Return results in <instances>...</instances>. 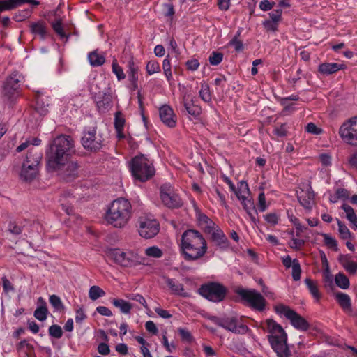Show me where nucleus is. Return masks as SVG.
<instances>
[{
  "label": "nucleus",
  "instance_id": "60",
  "mask_svg": "<svg viewBox=\"0 0 357 357\" xmlns=\"http://www.w3.org/2000/svg\"><path fill=\"white\" fill-rule=\"evenodd\" d=\"M263 26L267 31L275 32L278 31V24L276 22L266 20L263 22Z\"/></svg>",
  "mask_w": 357,
  "mask_h": 357
},
{
  "label": "nucleus",
  "instance_id": "41",
  "mask_svg": "<svg viewBox=\"0 0 357 357\" xmlns=\"http://www.w3.org/2000/svg\"><path fill=\"white\" fill-rule=\"evenodd\" d=\"M128 79L130 82L138 81V66L135 63L133 59H130L128 61Z\"/></svg>",
  "mask_w": 357,
  "mask_h": 357
},
{
  "label": "nucleus",
  "instance_id": "64",
  "mask_svg": "<svg viewBox=\"0 0 357 357\" xmlns=\"http://www.w3.org/2000/svg\"><path fill=\"white\" fill-rule=\"evenodd\" d=\"M146 254L153 257H160L162 256V251L158 247H148L146 250Z\"/></svg>",
  "mask_w": 357,
  "mask_h": 357
},
{
  "label": "nucleus",
  "instance_id": "10",
  "mask_svg": "<svg viewBox=\"0 0 357 357\" xmlns=\"http://www.w3.org/2000/svg\"><path fill=\"white\" fill-rule=\"evenodd\" d=\"M199 291L202 296L213 302L222 301L227 293L226 288L216 282L202 285Z\"/></svg>",
  "mask_w": 357,
  "mask_h": 357
},
{
  "label": "nucleus",
  "instance_id": "44",
  "mask_svg": "<svg viewBox=\"0 0 357 357\" xmlns=\"http://www.w3.org/2000/svg\"><path fill=\"white\" fill-rule=\"evenodd\" d=\"M105 295V292L98 286L94 285L89 289V298L93 301H96L98 298L104 296Z\"/></svg>",
  "mask_w": 357,
  "mask_h": 357
},
{
  "label": "nucleus",
  "instance_id": "7",
  "mask_svg": "<svg viewBox=\"0 0 357 357\" xmlns=\"http://www.w3.org/2000/svg\"><path fill=\"white\" fill-rule=\"evenodd\" d=\"M275 311L278 314L284 315L291 324L297 330L306 331L310 328L308 321L298 314L296 311L291 309L289 306L284 304H278L274 307Z\"/></svg>",
  "mask_w": 357,
  "mask_h": 357
},
{
  "label": "nucleus",
  "instance_id": "26",
  "mask_svg": "<svg viewBox=\"0 0 357 357\" xmlns=\"http://www.w3.org/2000/svg\"><path fill=\"white\" fill-rule=\"evenodd\" d=\"M345 68L344 64L337 63H324L319 66V72L323 75H329Z\"/></svg>",
  "mask_w": 357,
  "mask_h": 357
},
{
  "label": "nucleus",
  "instance_id": "25",
  "mask_svg": "<svg viewBox=\"0 0 357 357\" xmlns=\"http://www.w3.org/2000/svg\"><path fill=\"white\" fill-rule=\"evenodd\" d=\"M205 234L208 235L209 240L217 245L226 244L228 242L227 236L218 226L211 229L210 232H206Z\"/></svg>",
  "mask_w": 357,
  "mask_h": 357
},
{
  "label": "nucleus",
  "instance_id": "1",
  "mask_svg": "<svg viewBox=\"0 0 357 357\" xmlns=\"http://www.w3.org/2000/svg\"><path fill=\"white\" fill-rule=\"evenodd\" d=\"M75 142L69 135H61L57 136L50 146L47 167L52 169H61L70 156L75 152Z\"/></svg>",
  "mask_w": 357,
  "mask_h": 357
},
{
  "label": "nucleus",
  "instance_id": "8",
  "mask_svg": "<svg viewBox=\"0 0 357 357\" xmlns=\"http://www.w3.org/2000/svg\"><path fill=\"white\" fill-rule=\"evenodd\" d=\"M339 135L344 142L357 146V116L344 122L339 129Z\"/></svg>",
  "mask_w": 357,
  "mask_h": 357
},
{
  "label": "nucleus",
  "instance_id": "48",
  "mask_svg": "<svg viewBox=\"0 0 357 357\" xmlns=\"http://www.w3.org/2000/svg\"><path fill=\"white\" fill-rule=\"evenodd\" d=\"M162 69L164 71V74L167 77V79L170 82L172 79V68L171 63L169 59V56H167L166 59H164L162 62Z\"/></svg>",
  "mask_w": 357,
  "mask_h": 357
},
{
  "label": "nucleus",
  "instance_id": "62",
  "mask_svg": "<svg viewBox=\"0 0 357 357\" xmlns=\"http://www.w3.org/2000/svg\"><path fill=\"white\" fill-rule=\"evenodd\" d=\"M305 130L306 132L314 135H319L322 132V129L318 128L314 123H307L305 127Z\"/></svg>",
  "mask_w": 357,
  "mask_h": 357
},
{
  "label": "nucleus",
  "instance_id": "45",
  "mask_svg": "<svg viewBox=\"0 0 357 357\" xmlns=\"http://www.w3.org/2000/svg\"><path fill=\"white\" fill-rule=\"evenodd\" d=\"M31 8L19 10L14 14L13 19L16 22H22L26 18H29L31 16Z\"/></svg>",
  "mask_w": 357,
  "mask_h": 357
},
{
  "label": "nucleus",
  "instance_id": "18",
  "mask_svg": "<svg viewBox=\"0 0 357 357\" xmlns=\"http://www.w3.org/2000/svg\"><path fill=\"white\" fill-rule=\"evenodd\" d=\"M159 115L162 123L169 128H174L176 125V116L174 110L167 105H164L159 109Z\"/></svg>",
  "mask_w": 357,
  "mask_h": 357
},
{
  "label": "nucleus",
  "instance_id": "51",
  "mask_svg": "<svg viewBox=\"0 0 357 357\" xmlns=\"http://www.w3.org/2000/svg\"><path fill=\"white\" fill-rule=\"evenodd\" d=\"M146 72L149 75H153L160 71V67L158 61H149L146 64Z\"/></svg>",
  "mask_w": 357,
  "mask_h": 357
},
{
  "label": "nucleus",
  "instance_id": "21",
  "mask_svg": "<svg viewBox=\"0 0 357 357\" xmlns=\"http://www.w3.org/2000/svg\"><path fill=\"white\" fill-rule=\"evenodd\" d=\"M42 158L43 153L39 149L31 148L28 150L23 162L25 163V167L33 169V167H39Z\"/></svg>",
  "mask_w": 357,
  "mask_h": 357
},
{
  "label": "nucleus",
  "instance_id": "47",
  "mask_svg": "<svg viewBox=\"0 0 357 357\" xmlns=\"http://www.w3.org/2000/svg\"><path fill=\"white\" fill-rule=\"evenodd\" d=\"M22 231L23 227L17 225L15 222H10L6 230L7 232L15 236L20 235Z\"/></svg>",
  "mask_w": 357,
  "mask_h": 357
},
{
  "label": "nucleus",
  "instance_id": "46",
  "mask_svg": "<svg viewBox=\"0 0 357 357\" xmlns=\"http://www.w3.org/2000/svg\"><path fill=\"white\" fill-rule=\"evenodd\" d=\"M50 303L57 311H61L64 309V305L61 298L56 295H51L49 298Z\"/></svg>",
  "mask_w": 357,
  "mask_h": 357
},
{
  "label": "nucleus",
  "instance_id": "31",
  "mask_svg": "<svg viewBox=\"0 0 357 357\" xmlns=\"http://www.w3.org/2000/svg\"><path fill=\"white\" fill-rule=\"evenodd\" d=\"M341 208L346 213V218L352 225V229H357V215L354 208L347 204H342Z\"/></svg>",
  "mask_w": 357,
  "mask_h": 357
},
{
  "label": "nucleus",
  "instance_id": "2",
  "mask_svg": "<svg viewBox=\"0 0 357 357\" xmlns=\"http://www.w3.org/2000/svg\"><path fill=\"white\" fill-rule=\"evenodd\" d=\"M132 213V206L130 202L125 198H118L114 200L108 208L105 219L115 227H124Z\"/></svg>",
  "mask_w": 357,
  "mask_h": 357
},
{
  "label": "nucleus",
  "instance_id": "61",
  "mask_svg": "<svg viewBox=\"0 0 357 357\" xmlns=\"http://www.w3.org/2000/svg\"><path fill=\"white\" fill-rule=\"evenodd\" d=\"M229 45L234 46L235 51L237 52H242L244 49L243 42L238 39H236V38H233L229 43Z\"/></svg>",
  "mask_w": 357,
  "mask_h": 357
},
{
  "label": "nucleus",
  "instance_id": "52",
  "mask_svg": "<svg viewBox=\"0 0 357 357\" xmlns=\"http://www.w3.org/2000/svg\"><path fill=\"white\" fill-rule=\"evenodd\" d=\"M222 59H223L222 53L213 51L208 58V61L211 65L217 66L221 63V61H222Z\"/></svg>",
  "mask_w": 357,
  "mask_h": 357
},
{
  "label": "nucleus",
  "instance_id": "37",
  "mask_svg": "<svg viewBox=\"0 0 357 357\" xmlns=\"http://www.w3.org/2000/svg\"><path fill=\"white\" fill-rule=\"evenodd\" d=\"M48 107L49 104L45 105L43 99L40 97V93L37 92L35 111L40 116H45L48 112Z\"/></svg>",
  "mask_w": 357,
  "mask_h": 357
},
{
  "label": "nucleus",
  "instance_id": "54",
  "mask_svg": "<svg viewBox=\"0 0 357 357\" xmlns=\"http://www.w3.org/2000/svg\"><path fill=\"white\" fill-rule=\"evenodd\" d=\"M52 29L54 31L61 37V38H66L67 36L63 31L61 20H57L56 22L52 24Z\"/></svg>",
  "mask_w": 357,
  "mask_h": 357
},
{
  "label": "nucleus",
  "instance_id": "33",
  "mask_svg": "<svg viewBox=\"0 0 357 357\" xmlns=\"http://www.w3.org/2000/svg\"><path fill=\"white\" fill-rule=\"evenodd\" d=\"M112 303L116 307L119 308L122 313L126 314H130L132 307V305L129 302L121 298L113 299L112 301Z\"/></svg>",
  "mask_w": 357,
  "mask_h": 357
},
{
  "label": "nucleus",
  "instance_id": "49",
  "mask_svg": "<svg viewBox=\"0 0 357 357\" xmlns=\"http://www.w3.org/2000/svg\"><path fill=\"white\" fill-rule=\"evenodd\" d=\"M49 335L54 338L59 339L63 335V331L60 326L53 324L49 327L48 329Z\"/></svg>",
  "mask_w": 357,
  "mask_h": 357
},
{
  "label": "nucleus",
  "instance_id": "42",
  "mask_svg": "<svg viewBox=\"0 0 357 357\" xmlns=\"http://www.w3.org/2000/svg\"><path fill=\"white\" fill-rule=\"evenodd\" d=\"M233 192L235 193L238 199H241V198L245 197V192L248 194L249 193V188L247 182L245 181H240L238 184V188H235V190Z\"/></svg>",
  "mask_w": 357,
  "mask_h": 357
},
{
  "label": "nucleus",
  "instance_id": "27",
  "mask_svg": "<svg viewBox=\"0 0 357 357\" xmlns=\"http://www.w3.org/2000/svg\"><path fill=\"white\" fill-rule=\"evenodd\" d=\"M189 97H183V106L188 113L194 116L197 117L202 113V108L198 105H196L193 98L188 99Z\"/></svg>",
  "mask_w": 357,
  "mask_h": 357
},
{
  "label": "nucleus",
  "instance_id": "24",
  "mask_svg": "<svg viewBox=\"0 0 357 357\" xmlns=\"http://www.w3.org/2000/svg\"><path fill=\"white\" fill-rule=\"evenodd\" d=\"M29 27L31 33L38 36L41 40H45L49 36L47 24L43 20L32 22Z\"/></svg>",
  "mask_w": 357,
  "mask_h": 357
},
{
  "label": "nucleus",
  "instance_id": "13",
  "mask_svg": "<svg viewBox=\"0 0 357 357\" xmlns=\"http://www.w3.org/2000/svg\"><path fill=\"white\" fill-rule=\"evenodd\" d=\"M21 75L17 71H14L6 79L3 86V95L9 100L18 96L20 93Z\"/></svg>",
  "mask_w": 357,
  "mask_h": 357
},
{
  "label": "nucleus",
  "instance_id": "36",
  "mask_svg": "<svg viewBox=\"0 0 357 357\" xmlns=\"http://www.w3.org/2000/svg\"><path fill=\"white\" fill-rule=\"evenodd\" d=\"M88 59L92 66H100L105 62V56L98 54L96 51L90 52L88 55Z\"/></svg>",
  "mask_w": 357,
  "mask_h": 357
},
{
  "label": "nucleus",
  "instance_id": "5",
  "mask_svg": "<svg viewBox=\"0 0 357 357\" xmlns=\"http://www.w3.org/2000/svg\"><path fill=\"white\" fill-rule=\"evenodd\" d=\"M106 257L122 266L132 267L140 264L137 255L132 252H126L119 248L107 247L105 251Z\"/></svg>",
  "mask_w": 357,
  "mask_h": 357
},
{
  "label": "nucleus",
  "instance_id": "29",
  "mask_svg": "<svg viewBox=\"0 0 357 357\" xmlns=\"http://www.w3.org/2000/svg\"><path fill=\"white\" fill-rule=\"evenodd\" d=\"M240 200H241V204H243V208L249 215L252 221L255 222V215L257 214V211L255 208L254 202L250 199H248L246 196L243 197V198H241Z\"/></svg>",
  "mask_w": 357,
  "mask_h": 357
},
{
  "label": "nucleus",
  "instance_id": "20",
  "mask_svg": "<svg viewBox=\"0 0 357 357\" xmlns=\"http://www.w3.org/2000/svg\"><path fill=\"white\" fill-rule=\"evenodd\" d=\"M207 247H181L180 251L187 261L196 260L206 252Z\"/></svg>",
  "mask_w": 357,
  "mask_h": 357
},
{
  "label": "nucleus",
  "instance_id": "9",
  "mask_svg": "<svg viewBox=\"0 0 357 357\" xmlns=\"http://www.w3.org/2000/svg\"><path fill=\"white\" fill-rule=\"evenodd\" d=\"M104 141L102 135L97 133L96 127L88 131H84L81 139L84 148L91 152L99 151L102 147Z\"/></svg>",
  "mask_w": 357,
  "mask_h": 357
},
{
  "label": "nucleus",
  "instance_id": "12",
  "mask_svg": "<svg viewBox=\"0 0 357 357\" xmlns=\"http://www.w3.org/2000/svg\"><path fill=\"white\" fill-rule=\"evenodd\" d=\"M160 192L162 202L167 207L176 208L182 206V199L177 194L174 193L171 184L165 183L161 185Z\"/></svg>",
  "mask_w": 357,
  "mask_h": 357
},
{
  "label": "nucleus",
  "instance_id": "30",
  "mask_svg": "<svg viewBox=\"0 0 357 357\" xmlns=\"http://www.w3.org/2000/svg\"><path fill=\"white\" fill-rule=\"evenodd\" d=\"M308 291L317 302L320 300L321 294L318 288L317 282L310 278H305L304 280Z\"/></svg>",
  "mask_w": 357,
  "mask_h": 357
},
{
  "label": "nucleus",
  "instance_id": "57",
  "mask_svg": "<svg viewBox=\"0 0 357 357\" xmlns=\"http://www.w3.org/2000/svg\"><path fill=\"white\" fill-rule=\"evenodd\" d=\"M166 334V332L162 334V344L168 352L172 353L176 349V344L174 342L169 343Z\"/></svg>",
  "mask_w": 357,
  "mask_h": 357
},
{
  "label": "nucleus",
  "instance_id": "56",
  "mask_svg": "<svg viewBox=\"0 0 357 357\" xmlns=\"http://www.w3.org/2000/svg\"><path fill=\"white\" fill-rule=\"evenodd\" d=\"M125 125V119L123 116L121 112L118 111L115 113L114 116V128H123Z\"/></svg>",
  "mask_w": 357,
  "mask_h": 357
},
{
  "label": "nucleus",
  "instance_id": "63",
  "mask_svg": "<svg viewBox=\"0 0 357 357\" xmlns=\"http://www.w3.org/2000/svg\"><path fill=\"white\" fill-rule=\"evenodd\" d=\"M265 220L271 225L273 226L278 222V215L275 213H270L264 216Z\"/></svg>",
  "mask_w": 357,
  "mask_h": 357
},
{
  "label": "nucleus",
  "instance_id": "50",
  "mask_svg": "<svg viewBox=\"0 0 357 357\" xmlns=\"http://www.w3.org/2000/svg\"><path fill=\"white\" fill-rule=\"evenodd\" d=\"M337 221L338 225V230L341 238L343 239L349 238L351 236V233L347 227L346 226V225L338 219H337Z\"/></svg>",
  "mask_w": 357,
  "mask_h": 357
},
{
  "label": "nucleus",
  "instance_id": "11",
  "mask_svg": "<svg viewBox=\"0 0 357 357\" xmlns=\"http://www.w3.org/2000/svg\"><path fill=\"white\" fill-rule=\"evenodd\" d=\"M217 324L233 333L244 335L250 331L248 326L243 324L241 319L236 316L223 318L217 321Z\"/></svg>",
  "mask_w": 357,
  "mask_h": 357
},
{
  "label": "nucleus",
  "instance_id": "35",
  "mask_svg": "<svg viewBox=\"0 0 357 357\" xmlns=\"http://www.w3.org/2000/svg\"><path fill=\"white\" fill-rule=\"evenodd\" d=\"M38 301L43 303V305L36 308L34 312V317L39 321H45L47 319V308L46 307V303L44 301L42 297L38 298Z\"/></svg>",
  "mask_w": 357,
  "mask_h": 357
},
{
  "label": "nucleus",
  "instance_id": "32",
  "mask_svg": "<svg viewBox=\"0 0 357 357\" xmlns=\"http://www.w3.org/2000/svg\"><path fill=\"white\" fill-rule=\"evenodd\" d=\"M307 229V227L301 225L300 223H298L296 226V237H295L294 234V231H292V240L295 245H303L305 243V239L303 238L302 234L304 233Z\"/></svg>",
  "mask_w": 357,
  "mask_h": 357
},
{
  "label": "nucleus",
  "instance_id": "59",
  "mask_svg": "<svg viewBox=\"0 0 357 357\" xmlns=\"http://www.w3.org/2000/svg\"><path fill=\"white\" fill-rule=\"evenodd\" d=\"M178 331L181 335L182 340L190 342L192 341L193 337L190 332L185 328H179Z\"/></svg>",
  "mask_w": 357,
  "mask_h": 357
},
{
  "label": "nucleus",
  "instance_id": "28",
  "mask_svg": "<svg viewBox=\"0 0 357 357\" xmlns=\"http://www.w3.org/2000/svg\"><path fill=\"white\" fill-rule=\"evenodd\" d=\"M38 173V167H33L32 169L31 167L29 168L25 167V163H22L20 177L24 181L31 182L36 177Z\"/></svg>",
  "mask_w": 357,
  "mask_h": 357
},
{
  "label": "nucleus",
  "instance_id": "23",
  "mask_svg": "<svg viewBox=\"0 0 357 357\" xmlns=\"http://www.w3.org/2000/svg\"><path fill=\"white\" fill-rule=\"evenodd\" d=\"M334 297L337 303L339 304L342 310L348 314H351V301L350 296L343 292H336L334 294Z\"/></svg>",
  "mask_w": 357,
  "mask_h": 357
},
{
  "label": "nucleus",
  "instance_id": "6",
  "mask_svg": "<svg viewBox=\"0 0 357 357\" xmlns=\"http://www.w3.org/2000/svg\"><path fill=\"white\" fill-rule=\"evenodd\" d=\"M237 294L241 297L243 304L256 312L266 310L267 302L263 295L254 289H238Z\"/></svg>",
  "mask_w": 357,
  "mask_h": 357
},
{
  "label": "nucleus",
  "instance_id": "14",
  "mask_svg": "<svg viewBox=\"0 0 357 357\" xmlns=\"http://www.w3.org/2000/svg\"><path fill=\"white\" fill-rule=\"evenodd\" d=\"M160 230V224L155 219L140 218L139 219V235L144 238L154 237Z\"/></svg>",
  "mask_w": 357,
  "mask_h": 357
},
{
  "label": "nucleus",
  "instance_id": "15",
  "mask_svg": "<svg viewBox=\"0 0 357 357\" xmlns=\"http://www.w3.org/2000/svg\"><path fill=\"white\" fill-rule=\"evenodd\" d=\"M181 245H193V244H202V245H207L206 241L203 235L197 230L188 229L181 237Z\"/></svg>",
  "mask_w": 357,
  "mask_h": 357
},
{
  "label": "nucleus",
  "instance_id": "17",
  "mask_svg": "<svg viewBox=\"0 0 357 357\" xmlns=\"http://www.w3.org/2000/svg\"><path fill=\"white\" fill-rule=\"evenodd\" d=\"M315 193L310 185L306 189H302L297 195V199L302 206L310 211L314 204Z\"/></svg>",
  "mask_w": 357,
  "mask_h": 357
},
{
  "label": "nucleus",
  "instance_id": "22",
  "mask_svg": "<svg viewBox=\"0 0 357 357\" xmlns=\"http://www.w3.org/2000/svg\"><path fill=\"white\" fill-rule=\"evenodd\" d=\"M339 261L342 266L349 275H355L357 273V259L349 255H341Z\"/></svg>",
  "mask_w": 357,
  "mask_h": 357
},
{
  "label": "nucleus",
  "instance_id": "38",
  "mask_svg": "<svg viewBox=\"0 0 357 357\" xmlns=\"http://www.w3.org/2000/svg\"><path fill=\"white\" fill-rule=\"evenodd\" d=\"M199 97L205 102H211L212 95L210 91L209 85L205 82L201 83V89L199 91Z\"/></svg>",
  "mask_w": 357,
  "mask_h": 357
},
{
  "label": "nucleus",
  "instance_id": "3",
  "mask_svg": "<svg viewBox=\"0 0 357 357\" xmlns=\"http://www.w3.org/2000/svg\"><path fill=\"white\" fill-rule=\"evenodd\" d=\"M266 326L270 333L268 336V341L277 356L290 357L291 351L287 344V335L282 327L273 319H267Z\"/></svg>",
  "mask_w": 357,
  "mask_h": 357
},
{
  "label": "nucleus",
  "instance_id": "55",
  "mask_svg": "<svg viewBox=\"0 0 357 357\" xmlns=\"http://www.w3.org/2000/svg\"><path fill=\"white\" fill-rule=\"evenodd\" d=\"M292 278L294 280L298 281L301 279V269L299 261L297 259L293 260Z\"/></svg>",
  "mask_w": 357,
  "mask_h": 357
},
{
  "label": "nucleus",
  "instance_id": "40",
  "mask_svg": "<svg viewBox=\"0 0 357 357\" xmlns=\"http://www.w3.org/2000/svg\"><path fill=\"white\" fill-rule=\"evenodd\" d=\"M335 282L337 286L342 289H347L350 286L347 276L340 272L335 275Z\"/></svg>",
  "mask_w": 357,
  "mask_h": 357
},
{
  "label": "nucleus",
  "instance_id": "39",
  "mask_svg": "<svg viewBox=\"0 0 357 357\" xmlns=\"http://www.w3.org/2000/svg\"><path fill=\"white\" fill-rule=\"evenodd\" d=\"M167 283L174 294L183 296H188L187 294L183 292V285L181 283L175 281L174 279H168Z\"/></svg>",
  "mask_w": 357,
  "mask_h": 357
},
{
  "label": "nucleus",
  "instance_id": "34",
  "mask_svg": "<svg viewBox=\"0 0 357 357\" xmlns=\"http://www.w3.org/2000/svg\"><path fill=\"white\" fill-rule=\"evenodd\" d=\"M20 6V0H0V13L14 10Z\"/></svg>",
  "mask_w": 357,
  "mask_h": 357
},
{
  "label": "nucleus",
  "instance_id": "19",
  "mask_svg": "<svg viewBox=\"0 0 357 357\" xmlns=\"http://www.w3.org/2000/svg\"><path fill=\"white\" fill-rule=\"evenodd\" d=\"M94 100L96 102V106L100 112H105L112 107V96L111 93H96Z\"/></svg>",
  "mask_w": 357,
  "mask_h": 357
},
{
  "label": "nucleus",
  "instance_id": "4",
  "mask_svg": "<svg viewBox=\"0 0 357 357\" xmlns=\"http://www.w3.org/2000/svg\"><path fill=\"white\" fill-rule=\"evenodd\" d=\"M130 170L135 179L145 182L155 174L153 165L143 154L134 157L130 162Z\"/></svg>",
  "mask_w": 357,
  "mask_h": 357
},
{
  "label": "nucleus",
  "instance_id": "43",
  "mask_svg": "<svg viewBox=\"0 0 357 357\" xmlns=\"http://www.w3.org/2000/svg\"><path fill=\"white\" fill-rule=\"evenodd\" d=\"M349 197V192L345 188H340L336 190L335 196L330 198V202L335 203L337 202L338 199H347Z\"/></svg>",
  "mask_w": 357,
  "mask_h": 357
},
{
  "label": "nucleus",
  "instance_id": "58",
  "mask_svg": "<svg viewBox=\"0 0 357 357\" xmlns=\"http://www.w3.org/2000/svg\"><path fill=\"white\" fill-rule=\"evenodd\" d=\"M130 300L135 301L140 303L144 308H148L147 303L144 296L139 294H131L127 296Z\"/></svg>",
  "mask_w": 357,
  "mask_h": 357
},
{
  "label": "nucleus",
  "instance_id": "16",
  "mask_svg": "<svg viewBox=\"0 0 357 357\" xmlns=\"http://www.w3.org/2000/svg\"><path fill=\"white\" fill-rule=\"evenodd\" d=\"M79 165L76 162H65L61 169H54L66 181H70L77 177Z\"/></svg>",
  "mask_w": 357,
  "mask_h": 357
},
{
  "label": "nucleus",
  "instance_id": "53",
  "mask_svg": "<svg viewBox=\"0 0 357 357\" xmlns=\"http://www.w3.org/2000/svg\"><path fill=\"white\" fill-rule=\"evenodd\" d=\"M112 72L116 75L119 80L125 79L126 75L123 73V68L117 63L116 59L112 62Z\"/></svg>",
  "mask_w": 357,
  "mask_h": 357
}]
</instances>
